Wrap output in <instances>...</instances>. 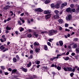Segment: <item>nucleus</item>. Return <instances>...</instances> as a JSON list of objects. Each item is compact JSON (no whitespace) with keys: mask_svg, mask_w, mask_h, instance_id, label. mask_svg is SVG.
Listing matches in <instances>:
<instances>
[{"mask_svg":"<svg viewBox=\"0 0 79 79\" xmlns=\"http://www.w3.org/2000/svg\"><path fill=\"white\" fill-rule=\"evenodd\" d=\"M64 71H68L72 72L75 71V69H74V68H73V69L71 67H67L64 68Z\"/></svg>","mask_w":79,"mask_h":79,"instance_id":"obj_1","label":"nucleus"},{"mask_svg":"<svg viewBox=\"0 0 79 79\" xmlns=\"http://www.w3.org/2000/svg\"><path fill=\"white\" fill-rule=\"evenodd\" d=\"M57 33V31L55 30H52L49 31V35H53L55 34H56Z\"/></svg>","mask_w":79,"mask_h":79,"instance_id":"obj_2","label":"nucleus"},{"mask_svg":"<svg viewBox=\"0 0 79 79\" xmlns=\"http://www.w3.org/2000/svg\"><path fill=\"white\" fill-rule=\"evenodd\" d=\"M67 2H64V3L62 4L61 5V6L60 7L61 9H63L65 6H66V5H67Z\"/></svg>","mask_w":79,"mask_h":79,"instance_id":"obj_3","label":"nucleus"},{"mask_svg":"<svg viewBox=\"0 0 79 79\" xmlns=\"http://www.w3.org/2000/svg\"><path fill=\"white\" fill-rule=\"evenodd\" d=\"M35 11H39V12H42L43 10L40 8H38V9L35 10Z\"/></svg>","mask_w":79,"mask_h":79,"instance_id":"obj_4","label":"nucleus"},{"mask_svg":"<svg viewBox=\"0 0 79 79\" xmlns=\"http://www.w3.org/2000/svg\"><path fill=\"white\" fill-rule=\"evenodd\" d=\"M51 15L52 14L48 15H45V18L46 19H47L49 18H50L51 17Z\"/></svg>","mask_w":79,"mask_h":79,"instance_id":"obj_5","label":"nucleus"},{"mask_svg":"<svg viewBox=\"0 0 79 79\" xmlns=\"http://www.w3.org/2000/svg\"><path fill=\"white\" fill-rule=\"evenodd\" d=\"M44 13L46 15H51L50 11L48 10H45L44 12Z\"/></svg>","mask_w":79,"mask_h":79,"instance_id":"obj_6","label":"nucleus"},{"mask_svg":"<svg viewBox=\"0 0 79 79\" xmlns=\"http://www.w3.org/2000/svg\"><path fill=\"white\" fill-rule=\"evenodd\" d=\"M71 15H69L68 17H66V19L67 21H69L70 19H71Z\"/></svg>","mask_w":79,"mask_h":79,"instance_id":"obj_7","label":"nucleus"},{"mask_svg":"<svg viewBox=\"0 0 79 79\" xmlns=\"http://www.w3.org/2000/svg\"><path fill=\"white\" fill-rule=\"evenodd\" d=\"M53 18L54 19H58L59 18H60V17H59V16L57 15H54L53 16Z\"/></svg>","mask_w":79,"mask_h":79,"instance_id":"obj_8","label":"nucleus"},{"mask_svg":"<svg viewBox=\"0 0 79 79\" xmlns=\"http://www.w3.org/2000/svg\"><path fill=\"white\" fill-rule=\"evenodd\" d=\"M55 7L56 9L59 8H60V4H57L56 5L54 6Z\"/></svg>","mask_w":79,"mask_h":79,"instance_id":"obj_9","label":"nucleus"},{"mask_svg":"<svg viewBox=\"0 0 79 79\" xmlns=\"http://www.w3.org/2000/svg\"><path fill=\"white\" fill-rule=\"evenodd\" d=\"M58 21L60 24H62L63 23V20L62 19H59L58 20Z\"/></svg>","mask_w":79,"mask_h":79,"instance_id":"obj_10","label":"nucleus"},{"mask_svg":"<svg viewBox=\"0 0 79 79\" xmlns=\"http://www.w3.org/2000/svg\"><path fill=\"white\" fill-rule=\"evenodd\" d=\"M71 8L70 7L66 9V11L68 13H69V12H71Z\"/></svg>","mask_w":79,"mask_h":79,"instance_id":"obj_11","label":"nucleus"},{"mask_svg":"<svg viewBox=\"0 0 79 79\" xmlns=\"http://www.w3.org/2000/svg\"><path fill=\"white\" fill-rule=\"evenodd\" d=\"M6 29L7 31H10L11 29V28L9 27L8 26H7L6 27Z\"/></svg>","mask_w":79,"mask_h":79,"instance_id":"obj_12","label":"nucleus"},{"mask_svg":"<svg viewBox=\"0 0 79 79\" xmlns=\"http://www.w3.org/2000/svg\"><path fill=\"white\" fill-rule=\"evenodd\" d=\"M77 47V44H74L73 46V48H76Z\"/></svg>","mask_w":79,"mask_h":79,"instance_id":"obj_13","label":"nucleus"},{"mask_svg":"<svg viewBox=\"0 0 79 79\" xmlns=\"http://www.w3.org/2000/svg\"><path fill=\"white\" fill-rule=\"evenodd\" d=\"M50 2V0H46L45 2V4H48V3H49Z\"/></svg>","mask_w":79,"mask_h":79,"instance_id":"obj_14","label":"nucleus"},{"mask_svg":"<svg viewBox=\"0 0 79 79\" xmlns=\"http://www.w3.org/2000/svg\"><path fill=\"white\" fill-rule=\"evenodd\" d=\"M35 46L37 45V46H39V43L37 42H35L34 44Z\"/></svg>","mask_w":79,"mask_h":79,"instance_id":"obj_15","label":"nucleus"},{"mask_svg":"<svg viewBox=\"0 0 79 79\" xmlns=\"http://www.w3.org/2000/svg\"><path fill=\"white\" fill-rule=\"evenodd\" d=\"M22 70L23 71H24L25 73H26L27 71V70L26 69H25L24 68H23L22 69Z\"/></svg>","mask_w":79,"mask_h":79,"instance_id":"obj_16","label":"nucleus"},{"mask_svg":"<svg viewBox=\"0 0 79 79\" xmlns=\"http://www.w3.org/2000/svg\"><path fill=\"white\" fill-rule=\"evenodd\" d=\"M60 46H62L63 45V42L62 41H60L59 42Z\"/></svg>","mask_w":79,"mask_h":79,"instance_id":"obj_17","label":"nucleus"},{"mask_svg":"<svg viewBox=\"0 0 79 79\" xmlns=\"http://www.w3.org/2000/svg\"><path fill=\"white\" fill-rule=\"evenodd\" d=\"M17 71V70L16 69H13L12 71V74H14V73H16Z\"/></svg>","mask_w":79,"mask_h":79,"instance_id":"obj_18","label":"nucleus"},{"mask_svg":"<svg viewBox=\"0 0 79 79\" xmlns=\"http://www.w3.org/2000/svg\"><path fill=\"white\" fill-rule=\"evenodd\" d=\"M19 29L20 32H22L23 31H24V28L21 27H19Z\"/></svg>","mask_w":79,"mask_h":79,"instance_id":"obj_19","label":"nucleus"},{"mask_svg":"<svg viewBox=\"0 0 79 79\" xmlns=\"http://www.w3.org/2000/svg\"><path fill=\"white\" fill-rule=\"evenodd\" d=\"M31 62H30L29 64H27V67L29 68V67H30V66H31Z\"/></svg>","mask_w":79,"mask_h":79,"instance_id":"obj_20","label":"nucleus"},{"mask_svg":"<svg viewBox=\"0 0 79 79\" xmlns=\"http://www.w3.org/2000/svg\"><path fill=\"white\" fill-rule=\"evenodd\" d=\"M34 35H35L36 37H38V36H39V35L38 34H37L36 32H34Z\"/></svg>","mask_w":79,"mask_h":79,"instance_id":"obj_21","label":"nucleus"},{"mask_svg":"<svg viewBox=\"0 0 79 79\" xmlns=\"http://www.w3.org/2000/svg\"><path fill=\"white\" fill-rule=\"evenodd\" d=\"M44 49L45 50H48V47L46 45L44 46Z\"/></svg>","mask_w":79,"mask_h":79,"instance_id":"obj_22","label":"nucleus"},{"mask_svg":"<svg viewBox=\"0 0 79 79\" xmlns=\"http://www.w3.org/2000/svg\"><path fill=\"white\" fill-rule=\"evenodd\" d=\"M76 11V9H72L71 10V12L72 13L73 12H74Z\"/></svg>","mask_w":79,"mask_h":79,"instance_id":"obj_23","label":"nucleus"},{"mask_svg":"<svg viewBox=\"0 0 79 79\" xmlns=\"http://www.w3.org/2000/svg\"><path fill=\"white\" fill-rule=\"evenodd\" d=\"M13 60L14 63H16V62L17 61V59L15 58V57H14L13 58Z\"/></svg>","mask_w":79,"mask_h":79,"instance_id":"obj_24","label":"nucleus"},{"mask_svg":"<svg viewBox=\"0 0 79 79\" xmlns=\"http://www.w3.org/2000/svg\"><path fill=\"white\" fill-rule=\"evenodd\" d=\"M76 52L77 53H78L79 52V48H77L76 49Z\"/></svg>","mask_w":79,"mask_h":79,"instance_id":"obj_25","label":"nucleus"},{"mask_svg":"<svg viewBox=\"0 0 79 79\" xmlns=\"http://www.w3.org/2000/svg\"><path fill=\"white\" fill-rule=\"evenodd\" d=\"M0 48L1 50H3V49H5V47H3V45H2L0 47Z\"/></svg>","mask_w":79,"mask_h":79,"instance_id":"obj_26","label":"nucleus"},{"mask_svg":"<svg viewBox=\"0 0 79 79\" xmlns=\"http://www.w3.org/2000/svg\"><path fill=\"white\" fill-rule=\"evenodd\" d=\"M54 13L56 14V15H58V14L59 13V11L58 10H55L54 11Z\"/></svg>","mask_w":79,"mask_h":79,"instance_id":"obj_27","label":"nucleus"},{"mask_svg":"<svg viewBox=\"0 0 79 79\" xmlns=\"http://www.w3.org/2000/svg\"><path fill=\"white\" fill-rule=\"evenodd\" d=\"M20 21H22L23 23H24L25 21H24V19H21V17H20Z\"/></svg>","mask_w":79,"mask_h":79,"instance_id":"obj_28","label":"nucleus"},{"mask_svg":"<svg viewBox=\"0 0 79 79\" xmlns=\"http://www.w3.org/2000/svg\"><path fill=\"white\" fill-rule=\"evenodd\" d=\"M27 36L29 38H30V37H32V35H31V34H28Z\"/></svg>","mask_w":79,"mask_h":79,"instance_id":"obj_29","label":"nucleus"},{"mask_svg":"<svg viewBox=\"0 0 79 79\" xmlns=\"http://www.w3.org/2000/svg\"><path fill=\"white\" fill-rule=\"evenodd\" d=\"M16 58L17 59V60H19V57L18 55L16 56Z\"/></svg>","mask_w":79,"mask_h":79,"instance_id":"obj_30","label":"nucleus"},{"mask_svg":"<svg viewBox=\"0 0 79 79\" xmlns=\"http://www.w3.org/2000/svg\"><path fill=\"white\" fill-rule=\"evenodd\" d=\"M56 69H58V70H60L61 69V67L58 66L56 67Z\"/></svg>","mask_w":79,"mask_h":79,"instance_id":"obj_31","label":"nucleus"},{"mask_svg":"<svg viewBox=\"0 0 79 79\" xmlns=\"http://www.w3.org/2000/svg\"><path fill=\"white\" fill-rule=\"evenodd\" d=\"M33 58V56L31 55L30 57H28V59H32Z\"/></svg>","mask_w":79,"mask_h":79,"instance_id":"obj_32","label":"nucleus"},{"mask_svg":"<svg viewBox=\"0 0 79 79\" xmlns=\"http://www.w3.org/2000/svg\"><path fill=\"white\" fill-rule=\"evenodd\" d=\"M40 50V48H36L35 49V51L36 52H38Z\"/></svg>","mask_w":79,"mask_h":79,"instance_id":"obj_33","label":"nucleus"},{"mask_svg":"<svg viewBox=\"0 0 79 79\" xmlns=\"http://www.w3.org/2000/svg\"><path fill=\"white\" fill-rule=\"evenodd\" d=\"M69 59V57H67L66 58H64L65 60H68Z\"/></svg>","mask_w":79,"mask_h":79,"instance_id":"obj_34","label":"nucleus"},{"mask_svg":"<svg viewBox=\"0 0 79 79\" xmlns=\"http://www.w3.org/2000/svg\"><path fill=\"white\" fill-rule=\"evenodd\" d=\"M51 8H54V6H55V5H54V4H52L51 5Z\"/></svg>","mask_w":79,"mask_h":79,"instance_id":"obj_35","label":"nucleus"},{"mask_svg":"<svg viewBox=\"0 0 79 79\" xmlns=\"http://www.w3.org/2000/svg\"><path fill=\"white\" fill-rule=\"evenodd\" d=\"M62 2L60 1H57V4H60V3H62Z\"/></svg>","mask_w":79,"mask_h":79,"instance_id":"obj_36","label":"nucleus"},{"mask_svg":"<svg viewBox=\"0 0 79 79\" xmlns=\"http://www.w3.org/2000/svg\"><path fill=\"white\" fill-rule=\"evenodd\" d=\"M56 57H54L53 58H51L50 60H52V61H53L54 59H56Z\"/></svg>","mask_w":79,"mask_h":79,"instance_id":"obj_37","label":"nucleus"},{"mask_svg":"<svg viewBox=\"0 0 79 79\" xmlns=\"http://www.w3.org/2000/svg\"><path fill=\"white\" fill-rule=\"evenodd\" d=\"M8 49V48H6L5 49L3 50L2 52H6V51H7Z\"/></svg>","mask_w":79,"mask_h":79,"instance_id":"obj_38","label":"nucleus"},{"mask_svg":"<svg viewBox=\"0 0 79 79\" xmlns=\"http://www.w3.org/2000/svg\"><path fill=\"white\" fill-rule=\"evenodd\" d=\"M77 8L76 9V11H77L78 12H79V5L78 6H77Z\"/></svg>","mask_w":79,"mask_h":79,"instance_id":"obj_39","label":"nucleus"},{"mask_svg":"<svg viewBox=\"0 0 79 79\" xmlns=\"http://www.w3.org/2000/svg\"><path fill=\"white\" fill-rule=\"evenodd\" d=\"M40 63V61H37L36 64H39Z\"/></svg>","mask_w":79,"mask_h":79,"instance_id":"obj_40","label":"nucleus"},{"mask_svg":"<svg viewBox=\"0 0 79 79\" xmlns=\"http://www.w3.org/2000/svg\"><path fill=\"white\" fill-rule=\"evenodd\" d=\"M77 40H78V39L77 38H75L73 40V41H77Z\"/></svg>","mask_w":79,"mask_h":79,"instance_id":"obj_41","label":"nucleus"},{"mask_svg":"<svg viewBox=\"0 0 79 79\" xmlns=\"http://www.w3.org/2000/svg\"><path fill=\"white\" fill-rule=\"evenodd\" d=\"M61 56V55H57V56L56 57V58L58 59V57H59V56Z\"/></svg>","mask_w":79,"mask_h":79,"instance_id":"obj_42","label":"nucleus"},{"mask_svg":"<svg viewBox=\"0 0 79 79\" xmlns=\"http://www.w3.org/2000/svg\"><path fill=\"white\" fill-rule=\"evenodd\" d=\"M1 69H5L4 66H1Z\"/></svg>","mask_w":79,"mask_h":79,"instance_id":"obj_43","label":"nucleus"},{"mask_svg":"<svg viewBox=\"0 0 79 79\" xmlns=\"http://www.w3.org/2000/svg\"><path fill=\"white\" fill-rule=\"evenodd\" d=\"M18 23L19 25H21L22 24V23H21V21H18Z\"/></svg>","mask_w":79,"mask_h":79,"instance_id":"obj_44","label":"nucleus"},{"mask_svg":"<svg viewBox=\"0 0 79 79\" xmlns=\"http://www.w3.org/2000/svg\"><path fill=\"white\" fill-rule=\"evenodd\" d=\"M10 13H11L10 15H11V16H13V11H10Z\"/></svg>","mask_w":79,"mask_h":79,"instance_id":"obj_45","label":"nucleus"},{"mask_svg":"<svg viewBox=\"0 0 79 79\" xmlns=\"http://www.w3.org/2000/svg\"><path fill=\"white\" fill-rule=\"evenodd\" d=\"M70 76H71V77H73V75H74V73H70Z\"/></svg>","mask_w":79,"mask_h":79,"instance_id":"obj_46","label":"nucleus"},{"mask_svg":"<svg viewBox=\"0 0 79 79\" xmlns=\"http://www.w3.org/2000/svg\"><path fill=\"white\" fill-rule=\"evenodd\" d=\"M70 7H71V8H73L74 7V4H71Z\"/></svg>","mask_w":79,"mask_h":79,"instance_id":"obj_47","label":"nucleus"},{"mask_svg":"<svg viewBox=\"0 0 79 79\" xmlns=\"http://www.w3.org/2000/svg\"><path fill=\"white\" fill-rule=\"evenodd\" d=\"M11 19V18H9L7 19V21H9Z\"/></svg>","mask_w":79,"mask_h":79,"instance_id":"obj_48","label":"nucleus"},{"mask_svg":"<svg viewBox=\"0 0 79 79\" xmlns=\"http://www.w3.org/2000/svg\"><path fill=\"white\" fill-rule=\"evenodd\" d=\"M47 32V31H41V33L42 34H45V33H46Z\"/></svg>","mask_w":79,"mask_h":79,"instance_id":"obj_49","label":"nucleus"},{"mask_svg":"<svg viewBox=\"0 0 79 79\" xmlns=\"http://www.w3.org/2000/svg\"><path fill=\"white\" fill-rule=\"evenodd\" d=\"M43 69H47V67H43Z\"/></svg>","mask_w":79,"mask_h":79,"instance_id":"obj_50","label":"nucleus"},{"mask_svg":"<svg viewBox=\"0 0 79 79\" xmlns=\"http://www.w3.org/2000/svg\"><path fill=\"white\" fill-rule=\"evenodd\" d=\"M47 44L48 45H49V46H50V45H51V44H50V42H48L47 43Z\"/></svg>","mask_w":79,"mask_h":79,"instance_id":"obj_51","label":"nucleus"},{"mask_svg":"<svg viewBox=\"0 0 79 79\" xmlns=\"http://www.w3.org/2000/svg\"><path fill=\"white\" fill-rule=\"evenodd\" d=\"M6 7L7 9H9V8H10V6L9 5H8L6 6Z\"/></svg>","mask_w":79,"mask_h":79,"instance_id":"obj_52","label":"nucleus"},{"mask_svg":"<svg viewBox=\"0 0 79 79\" xmlns=\"http://www.w3.org/2000/svg\"><path fill=\"white\" fill-rule=\"evenodd\" d=\"M0 40L1 42H4V41L3 40V39H1Z\"/></svg>","mask_w":79,"mask_h":79,"instance_id":"obj_53","label":"nucleus"},{"mask_svg":"<svg viewBox=\"0 0 79 79\" xmlns=\"http://www.w3.org/2000/svg\"><path fill=\"white\" fill-rule=\"evenodd\" d=\"M32 53H33V51H32V50H31L30 51V53H31V54H32Z\"/></svg>","mask_w":79,"mask_h":79,"instance_id":"obj_54","label":"nucleus"},{"mask_svg":"<svg viewBox=\"0 0 79 79\" xmlns=\"http://www.w3.org/2000/svg\"><path fill=\"white\" fill-rule=\"evenodd\" d=\"M72 56H74L75 55V53L73 52L71 54Z\"/></svg>","mask_w":79,"mask_h":79,"instance_id":"obj_55","label":"nucleus"},{"mask_svg":"<svg viewBox=\"0 0 79 79\" xmlns=\"http://www.w3.org/2000/svg\"><path fill=\"white\" fill-rule=\"evenodd\" d=\"M65 31H70V30H69V29H65Z\"/></svg>","mask_w":79,"mask_h":79,"instance_id":"obj_56","label":"nucleus"},{"mask_svg":"<svg viewBox=\"0 0 79 79\" xmlns=\"http://www.w3.org/2000/svg\"><path fill=\"white\" fill-rule=\"evenodd\" d=\"M52 40H53V39H50L48 40V41H49V42H52Z\"/></svg>","mask_w":79,"mask_h":79,"instance_id":"obj_57","label":"nucleus"},{"mask_svg":"<svg viewBox=\"0 0 79 79\" xmlns=\"http://www.w3.org/2000/svg\"><path fill=\"white\" fill-rule=\"evenodd\" d=\"M3 40H4V42H5V41H6V38H3Z\"/></svg>","mask_w":79,"mask_h":79,"instance_id":"obj_58","label":"nucleus"},{"mask_svg":"<svg viewBox=\"0 0 79 79\" xmlns=\"http://www.w3.org/2000/svg\"><path fill=\"white\" fill-rule=\"evenodd\" d=\"M40 66V65H38L37 66L36 68H39Z\"/></svg>","mask_w":79,"mask_h":79,"instance_id":"obj_59","label":"nucleus"},{"mask_svg":"<svg viewBox=\"0 0 79 79\" xmlns=\"http://www.w3.org/2000/svg\"><path fill=\"white\" fill-rule=\"evenodd\" d=\"M4 74L5 75H8V73L7 72H4Z\"/></svg>","mask_w":79,"mask_h":79,"instance_id":"obj_60","label":"nucleus"},{"mask_svg":"<svg viewBox=\"0 0 79 79\" xmlns=\"http://www.w3.org/2000/svg\"><path fill=\"white\" fill-rule=\"evenodd\" d=\"M15 33L17 35H18V34H19V32L18 31H16L15 32Z\"/></svg>","mask_w":79,"mask_h":79,"instance_id":"obj_61","label":"nucleus"},{"mask_svg":"<svg viewBox=\"0 0 79 79\" xmlns=\"http://www.w3.org/2000/svg\"><path fill=\"white\" fill-rule=\"evenodd\" d=\"M68 24H67V23H65V27H68Z\"/></svg>","mask_w":79,"mask_h":79,"instance_id":"obj_62","label":"nucleus"},{"mask_svg":"<svg viewBox=\"0 0 79 79\" xmlns=\"http://www.w3.org/2000/svg\"><path fill=\"white\" fill-rule=\"evenodd\" d=\"M68 48H69V49H71V46H69L68 47Z\"/></svg>","mask_w":79,"mask_h":79,"instance_id":"obj_63","label":"nucleus"},{"mask_svg":"<svg viewBox=\"0 0 79 79\" xmlns=\"http://www.w3.org/2000/svg\"><path fill=\"white\" fill-rule=\"evenodd\" d=\"M33 77H34V78H37V76L35 75H33Z\"/></svg>","mask_w":79,"mask_h":79,"instance_id":"obj_64","label":"nucleus"}]
</instances>
